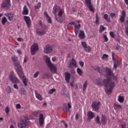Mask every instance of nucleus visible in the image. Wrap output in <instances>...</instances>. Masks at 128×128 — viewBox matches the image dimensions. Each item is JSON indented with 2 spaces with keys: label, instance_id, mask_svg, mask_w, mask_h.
Returning a JSON list of instances; mask_svg holds the SVG:
<instances>
[{
  "label": "nucleus",
  "instance_id": "2f4dec72",
  "mask_svg": "<svg viewBox=\"0 0 128 128\" xmlns=\"http://www.w3.org/2000/svg\"><path fill=\"white\" fill-rule=\"evenodd\" d=\"M6 22H8V19H6V18L5 16L3 17L2 18V24L3 26H4L6 24Z\"/></svg>",
  "mask_w": 128,
  "mask_h": 128
},
{
  "label": "nucleus",
  "instance_id": "412c9836",
  "mask_svg": "<svg viewBox=\"0 0 128 128\" xmlns=\"http://www.w3.org/2000/svg\"><path fill=\"white\" fill-rule=\"evenodd\" d=\"M78 38L80 40H84V38H86V34H84V32L83 30H80L78 34Z\"/></svg>",
  "mask_w": 128,
  "mask_h": 128
},
{
  "label": "nucleus",
  "instance_id": "e2e57ef3",
  "mask_svg": "<svg viewBox=\"0 0 128 128\" xmlns=\"http://www.w3.org/2000/svg\"><path fill=\"white\" fill-rule=\"evenodd\" d=\"M62 122H63L65 128H68V124H66V123L64 120H62Z\"/></svg>",
  "mask_w": 128,
  "mask_h": 128
},
{
  "label": "nucleus",
  "instance_id": "a211bd4d",
  "mask_svg": "<svg viewBox=\"0 0 128 128\" xmlns=\"http://www.w3.org/2000/svg\"><path fill=\"white\" fill-rule=\"evenodd\" d=\"M4 16H7L10 22H12V20H13L14 18V14L12 13H6L4 14Z\"/></svg>",
  "mask_w": 128,
  "mask_h": 128
},
{
  "label": "nucleus",
  "instance_id": "6e6552de",
  "mask_svg": "<svg viewBox=\"0 0 128 128\" xmlns=\"http://www.w3.org/2000/svg\"><path fill=\"white\" fill-rule=\"evenodd\" d=\"M21 74H20V76L18 74V76L20 78H22V82L25 86H28V79L26 78V76H24V72H22V70H21Z\"/></svg>",
  "mask_w": 128,
  "mask_h": 128
},
{
  "label": "nucleus",
  "instance_id": "13d9d810",
  "mask_svg": "<svg viewBox=\"0 0 128 128\" xmlns=\"http://www.w3.org/2000/svg\"><path fill=\"white\" fill-rule=\"evenodd\" d=\"M17 40L18 42H24V39L22 38H17Z\"/></svg>",
  "mask_w": 128,
  "mask_h": 128
},
{
  "label": "nucleus",
  "instance_id": "37998d69",
  "mask_svg": "<svg viewBox=\"0 0 128 128\" xmlns=\"http://www.w3.org/2000/svg\"><path fill=\"white\" fill-rule=\"evenodd\" d=\"M38 74H40V72L37 71L34 74V78H38Z\"/></svg>",
  "mask_w": 128,
  "mask_h": 128
},
{
  "label": "nucleus",
  "instance_id": "c85d7f7f",
  "mask_svg": "<svg viewBox=\"0 0 128 128\" xmlns=\"http://www.w3.org/2000/svg\"><path fill=\"white\" fill-rule=\"evenodd\" d=\"M118 101L120 103L124 102V96L120 95L118 96Z\"/></svg>",
  "mask_w": 128,
  "mask_h": 128
},
{
  "label": "nucleus",
  "instance_id": "7ed1b4c3",
  "mask_svg": "<svg viewBox=\"0 0 128 128\" xmlns=\"http://www.w3.org/2000/svg\"><path fill=\"white\" fill-rule=\"evenodd\" d=\"M44 60L46 62L47 66L50 68L52 72L56 74V66L54 64H52L50 62V58H48L47 56H44Z\"/></svg>",
  "mask_w": 128,
  "mask_h": 128
},
{
  "label": "nucleus",
  "instance_id": "338daca9",
  "mask_svg": "<svg viewBox=\"0 0 128 128\" xmlns=\"http://www.w3.org/2000/svg\"><path fill=\"white\" fill-rule=\"evenodd\" d=\"M122 128H126V124H125V123L122 124Z\"/></svg>",
  "mask_w": 128,
  "mask_h": 128
},
{
  "label": "nucleus",
  "instance_id": "6e6d98bb",
  "mask_svg": "<svg viewBox=\"0 0 128 128\" xmlns=\"http://www.w3.org/2000/svg\"><path fill=\"white\" fill-rule=\"evenodd\" d=\"M104 42H108V38L106 35H104Z\"/></svg>",
  "mask_w": 128,
  "mask_h": 128
},
{
  "label": "nucleus",
  "instance_id": "5fc2aeb1",
  "mask_svg": "<svg viewBox=\"0 0 128 128\" xmlns=\"http://www.w3.org/2000/svg\"><path fill=\"white\" fill-rule=\"evenodd\" d=\"M16 52L18 54H22V50H16Z\"/></svg>",
  "mask_w": 128,
  "mask_h": 128
},
{
  "label": "nucleus",
  "instance_id": "6ab92c4d",
  "mask_svg": "<svg viewBox=\"0 0 128 128\" xmlns=\"http://www.w3.org/2000/svg\"><path fill=\"white\" fill-rule=\"evenodd\" d=\"M107 122L108 118H106V116H104L103 114H102L100 124H106Z\"/></svg>",
  "mask_w": 128,
  "mask_h": 128
},
{
  "label": "nucleus",
  "instance_id": "b1692460",
  "mask_svg": "<svg viewBox=\"0 0 128 128\" xmlns=\"http://www.w3.org/2000/svg\"><path fill=\"white\" fill-rule=\"evenodd\" d=\"M122 16H120V20L121 22H124V20L126 19V11L123 10L122 12Z\"/></svg>",
  "mask_w": 128,
  "mask_h": 128
},
{
  "label": "nucleus",
  "instance_id": "9d476101",
  "mask_svg": "<svg viewBox=\"0 0 128 128\" xmlns=\"http://www.w3.org/2000/svg\"><path fill=\"white\" fill-rule=\"evenodd\" d=\"M38 50V44H34L32 45L30 48L31 54L34 56Z\"/></svg>",
  "mask_w": 128,
  "mask_h": 128
},
{
  "label": "nucleus",
  "instance_id": "5701e85b",
  "mask_svg": "<svg viewBox=\"0 0 128 128\" xmlns=\"http://www.w3.org/2000/svg\"><path fill=\"white\" fill-rule=\"evenodd\" d=\"M65 80L67 84L70 83V74L68 72H65Z\"/></svg>",
  "mask_w": 128,
  "mask_h": 128
},
{
  "label": "nucleus",
  "instance_id": "3c124183",
  "mask_svg": "<svg viewBox=\"0 0 128 128\" xmlns=\"http://www.w3.org/2000/svg\"><path fill=\"white\" fill-rule=\"evenodd\" d=\"M20 108H22V106H20V104H16V108L17 110H20Z\"/></svg>",
  "mask_w": 128,
  "mask_h": 128
},
{
  "label": "nucleus",
  "instance_id": "f257e3e1",
  "mask_svg": "<svg viewBox=\"0 0 128 128\" xmlns=\"http://www.w3.org/2000/svg\"><path fill=\"white\" fill-rule=\"evenodd\" d=\"M104 71L106 76L107 79L102 80L100 78H98L96 80V84L100 86H104V91L106 94H111L114 88L116 87L114 82L112 81V80H116L118 76H114V74L110 68H105Z\"/></svg>",
  "mask_w": 128,
  "mask_h": 128
},
{
  "label": "nucleus",
  "instance_id": "79ce46f5",
  "mask_svg": "<svg viewBox=\"0 0 128 128\" xmlns=\"http://www.w3.org/2000/svg\"><path fill=\"white\" fill-rule=\"evenodd\" d=\"M81 44L82 46L84 48H86V46H88V45H86V42H81Z\"/></svg>",
  "mask_w": 128,
  "mask_h": 128
},
{
  "label": "nucleus",
  "instance_id": "0e129e2a",
  "mask_svg": "<svg viewBox=\"0 0 128 128\" xmlns=\"http://www.w3.org/2000/svg\"><path fill=\"white\" fill-rule=\"evenodd\" d=\"M27 60H28V58H26V57L24 58V62H26Z\"/></svg>",
  "mask_w": 128,
  "mask_h": 128
},
{
  "label": "nucleus",
  "instance_id": "4d7b16f0",
  "mask_svg": "<svg viewBox=\"0 0 128 128\" xmlns=\"http://www.w3.org/2000/svg\"><path fill=\"white\" fill-rule=\"evenodd\" d=\"M13 87L14 88H15L16 90H18V84H15L13 86Z\"/></svg>",
  "mask_w": 128,
  "mask_h": 128
},
{
  "label": "nucleus",
  "instance_id": "c9c22d12",
  "mask_svg": "<svg viewBox=\"0 0 128 128\" xmlns=\"http://www.w3.org/2000/svg\"><path fill=\"white\" fill-rule=\"evenodd\" d=\"M40 2H38L37 4H36L34 6L35 10H38L39 8H40V6H41Z\"/></svg>",
  "mask_w": 128,
  "mask_h": 128
},
{
  "label": "nucleus",
  "instance_id": "dca6fc26",
  "mask_svg": "<svg viewBox=\"0 0 128 128\" xmlns=\"http://www.w3.org/2000/svg\"><path fill=\"white\" fill-rule=\"evenodd\" d=\"M46 29L44 28H38L36 30V34L38 36H44V34H46Z\"/></svg>",
  "mask_w": 128,
  "mask_h": 128
},
{
  "label": "nucleus",
  "instance_id": "393cba45",
  "mask_svg": "<svg viewBox=\"0 0 128 128\" xmlns=\"http://www.w3.org/2000/svg\"><path fill=\"white\" fill-rule=\"evenodd\" d=\"M22 14H24L25 16H27V14H28V9L26 5L24 6L23 8Z\"/></svg>",
  "mask_w": 128,
  "mask_h": 128
},
{
  "label": "nucleus",
  "instance_id": "864d4df0",
  "mask_svg": "<svg viewBox=\"0 0 128 128\" xmlns=\"http://www.w3.org/2000/svg\"><path fill=\"white\" fill-rule=\"evenodd\" d=\"M96 23L98 24V22H100V18H98V14H96Z\"/></svg>",
  "mask_w": 128,
  "mask_h": 128
},
{
  "label": "nucleus",
  "instance_id": "69168bd1",
  "mask_svg": "<svg viewBox=\"0 0 128 128\" xmlns=\"http://www.w3.org/2000/svg\"><path fill=\"white\" fill-rule=\"evenodd\" d=\"M52 62H56V57H53L52 58Z\"/></svg>",
  "mask_w": 128,
  "mask_h": 128
},
{
  "label": "nucleus",
  "instance_id": "49530a36",
  "mask_svg": "<svg viewBox=\"0 0 128 128\" xmlns=\"http://www.w3.org/2000/svg\"><path fill=\"white\" fill-rule=\"evenodd\" d=\"M32 115L34 116H38V112L36 111L32 112Z\"/></svg>",
  "mask_w": 128,
  "mask_h": 128
},
{
  "label": "nucleus",
  "instance_id": "8fccbe9b",
  "mask_svg": "<svg viewBox=\"0 0 128 128\" xmlns=\"http://www.w3.org/2000/svg\"><path fill=\"white\" fill-rule=\"evenodd\" d=\"M110 16L112 18H116V13H110Z\"/></svg>",
  "mask_w": 128,
  "mask_h": 128
},
{
  "label": "nucleus",
  "instance_id": "473e14b6",
  "mask_svg": "<svg viewBox=\"0 0 128 128\" xmlns=\"http://www.w3.org/2000/svg\"><path fill=\"white\" fill-rule=\"evenodd\" d=\"M86 88H88V81H86L83 84V92H84L86 90Z\"/></svg>",
  "mask_w": 128,
  "mask_h": 128
},
{
  "label": "nucleus",
  "instance_id": "774afa93",
  "mask_svg": "<svg viewBox=\"0 0 128 128\" xmlns=\"http://www.w3.org/2000/svg\"><path fill=\"white\" fill-rule=\"evenodd\" d=\"M124 2L126 4H128V0H124Z\"/></svg>",
  "mask_w": 128,
  "mask_h": 128
},
{
  "label": "nucleus",
  "instance_id": "bf43d9fd",
  "mask_svg": "<svg viewBox=\"0 0 128 128\" xmlns=\"http://www.w3.org/2000/svg\"><path fill=\"white\" fill-rule=\"evenodd\" d=\"M78 118H80V114L77 113L75 116L76 120H78Z\"/></svg>",
  "mask_w": 128,
  "mask_h": 128
},
{
  "label": "nucleus",
  "instance_id": "09e8293b",
  "mask_svg": "<svg viewBox=\"0 0 128 128\" xmlns=\"http://www.w3.org/2000/svg\"><path fill=\"white\" fill-rule=\"evenodd\" d=\"M110 34L111 38H114V32H110Z\"/></svg>",
  "mask_w": 128,
  "mask_h": 128
},
{
  "label": "nucleus",
  "instance_id": "603ef678",
  "mask_svg": "<svg viewBox=\"0 0 128 128\" xmlns=\"http://www.w3.org/2000/svg\"><path fill=\"white\" fill-rule=\"evenodd\" d=\"M75 24H74V22H70V23L68 24V26H75Z\"/></svg>",
  "mask_w": 128,
  "mask_h": 128
},
{
  "label": "nucleus",
  "instance_id": "c03bdc74",
  "mask_svg": "<svg viewBox=\"0 0 128 128\" xmlns=\"http://www.w3.org/2000/svg\"><path fill=\"white\" fill-rule=\"evenodd\" d=\"M32 118H34V116H32L24 117V120H32Z\"/></svg>",
  "mask_w": 128,
  "mask_h": 128
},
{
  "label": "nucleus",
  "instance_id": "20e7f679",
  "mask_svg": "<svg viewBox=\"0 0 128 128\" xmlns=\"http://www.w3.org/2000/svg\"><path fill=\"white\" fill-rule=\"evenodd\" d=\"M11 60H12L15 68H16V72L18 74L20 75V74H22V68L20 66V62H18V57L12 56Z\"/></svg>",
  "mask_w": 128,
  "mask_h": 128
},
{
  "label": "nucleus",
  "instance_id": "ddd939ff",
  "mask_svg": "<svg viewBox=\"0 0 128 128\" xmlns=\"http://www.w3.org/2000/svg\"><path fill=\"white\" fill-rule=\"evenodd\" d=\"M52 52V46H50V45H47L46 46L44 49V54H50Z\"/></svg>",
  "mask_w": 128,
  "mask_h": 128
},
{
  "label": "nucleus",
  "instance_id": "39448f33",
  "mask_svg": "<svg viewBox=\"0 0 128 128\" xmlns=\"http://www.w3.org/2000/svg\"><path fill=\"white\" fill-rule=\"evenodd\" d=\"M10 6H12L10 0H4L1 4V8L2 10H10Z\"/></svg>",
  "mask_w": 128,
  "mask_h": 128
},
{
  "label": "nucleus",
  "instance_id": "4be33fe9",
  "mask_svg": "<svg viewBox=\"0 0 128 128\" xmlns=\"http://www.w3.org/2000/svg\"><path fill=\"white\" fill-rule=\"evenodd\" d=\"M80 28V24L74 25V33L76 36H78Z\"/></svg>",
  "mask_w": 128,
  "mask_h": 128
},
{
  "label": "nucleus",
  "instance_id": "f3484780",
  "mask_svg": "<svg viewBox=\"0 0 128 128\" xmlns=\"http://www.w3.org/2000/svg\"><path fill=\"white\" fill-rule=\"evenodd\" d=\"M74 66H76V62L74 58H72V60H70V63L68 66V68H74Z\"/></svg>",
  "mask_w": 128,
  "mask_h": 128
},
{
  "label": "nucleus",
  "instance_id": "e433bc0d",
  "mask_svg": "<svg viewBox=\"0 0 128 128\" xmlns=\"http://www.w3.org/2000/svg\"><path fill=\"white\" fill-rule=\"evenodd\" d=\"M6 91L8 94H10V92H12V88L10 86L6 87Z\"/></svg>",
  "mask_w": 128,
  "mask_h": 128
},
{
  "label": "nucleus",
  "instance_id": "de8ad7c7",
  "mask_svg": "<svg viewBox=\"0 0 128 128\" xmlns=\"http://www.w3.org/2000/svg\"><path fill=\"white\" fill-rule=\"evenodd\" d=\"M108 58V55L104 54L102 57V58L103 60H106V58Z\"/></svg>",
  "mask_w": 128,
  "mask_h": 128
},
{
  "label": "nucleus",
  "instance_id": "9b49d317",
  "mask_svg": "<svg viewBox=\"0 0 128 128\" xmlns=\"http://www.w3.org/2000/svg\"><path fill=\"white\" fill-rule=\"evenodd\" d=\"M85 2L90 10L94 12V8L92 4V0H85Z\"/></svg>",
  "mask_w": 128,
  "mask_h": 128
},
{
  "label": "nucleus",
  "instance_id": "4468645a",
  "mask_svg": "<svg viewBox=\"0 0 128 128\" xmlns=\"http://www.w3.org/2000/svg\"><path fill=\"white\" fill-rule=\"evenodd\" d=\"M38 120L40 126H42L44 124V114L42 113L39 114Z\"/></svg>",
  "mask_w": 128,
  "mask_h": 128
},
{
  "label": "nucleus",
  "instance_id": "a878e982",
  "mask_svg": "<svg viewBox=\"0 0 128 128\" xmlns=\"http://www.w3.org/2000/svg\"><path fill=\"white\" fill-rule=\"evenodd\" d=\"M35 94L36 98H38V100H44V98H42V95L38 93L36 91H35Z\"/></svg>",
  "mask_w": 128,
  "mask_h": 128
},
{
  "label": "nucleus",
  "instance_id": "4c0bfd02",
  "mask_svg": "<svg viewBox=\"0 0 128 128\" xmlns=\"http://www.w3.org/2000/svg\"><path fill=\"white\" fill-rule=\"evenodd\" d=\"M106 30V28H104L102 25H101L100 28L99 32L100 34L104 32Z\"/></svg>",
  "mask_w": 128,
  "mask_h": 128
},
{
  "label": "nucleus",
  "instance_id": "f8f14e48",
  "mask_svg": "<svg viewBox=\"0 0 128 128\" xmlns=\"http://www.w3.org/2000/svg\"><path fill=\"white\" fill-rule=\"evenodd\" d=\"M100 102H95L92 104V106L94 110V112H98V110L100 109Z\"/></svg>",
  "mask_w": 128,
  "mask_h": 128
},
{
  "label": "nucleus",
  "instance_id": "f03ea898",
  "mask_svg": "<svg viewBox=\"0 0 128 128\" xmlns=\"http://www.w3.org/2000/svg\"><path fill=\"white\" fill-rule=\"evenodd\" d=\"M57 12H58V14H56ZM52 12L54 14H56V20H58V22H62V14L64 12V10L60 9V6H56L52 9Z\"/></svg>",
  "mask_w": 128,
  "mask_h": 128
},
{
  "label": "nucleus",
  "instance_id": "7c9ffc66",
  "mask_svg": "<svg viewBox=\"0 0 128 128\" xmlns=\"http://www.w3.org/2000/svg\"><path fill=\"white\" fill-rule=\"evenodd\" d=\"M68 108L66 107L64 108V110L66 112H70L69 109L72 108V105L70 104V103H68Z\"/></svg>",
  "mask_w": 128,
  "mask_h": 128
},
{
  "label": "nucleus",
  "instance_id": "72a5a7b5",
  "mask_svg": "<svg viewBox=\"0 0 128 128\" xmlns=\"http://www.w3.org/2000/svg\"><path fill=\"white\" fill-rule=\"evenodd\" d=\"M76 72L79 76H82L83 72L82 69L80 68H77Z\"/></svg>",
  "mask_w": 128,
  "mask_h": 128
},
{
  "label": "nucleus",
  "instance_id": "0eeeda50",
  "mask_svg": "<svg viewBox=\"0 0 128 128\" xmlns=\"http://www.w3.org/2000/svg\"><path fill=\"white\" fill-rule=\"evenodd\" d=\"M112 60L114 64V70H116V68H118L120 66V62H118V60H117L116 58H114V53L112 52Z\"/></svg>",
  "mask_w": 128,
  "mask_h": 128
},
{
  "label": "nucleus",
  "instance_id": "cd10ccee",
  "mask_svg": "<svg viewBox=\"0 0 128 128\" xmlns=\"http://www.w3.org/2000/svg\"><path fill=\"white\" fill-rule=\"evenodd\" d=\"M114 107L116 110H122V106L118 104H114Z\"/></svg>",
  "mask_w": 128,
  "mask_h": 128
},
{
  "label": "nucleus",
  "instance_id": "a18cd8bd",
  "mask_svg": "<svg viewBox=\"0 0 128 128\" xmlns=\"http://www.w3.org/2000/svg\"><path fill=\"white\" fill-rule=\"evenodd\" d=\"M5 112H6V114H8V113L10 112V108H8V106L6 108Z\"/></svg>",
  "mask_w": 128,
  "mask_h": 128
},
{
  "label": "nucleus",
  "instance_id": "58836bf2",
  "mask_svg": "<svg viewBox=\"0 0 128 128\" xmlns=\"http://www.w3.org/2000/svg\"><path fill=\"white\" fill-rule=\"evenodd\" d=\"M96 124H100V116H97L96 117Z\"/></svg>",
  "mask_w": 128,
  "mask_h": 128
},
{
  "label": "nucleus",
  "instance_id": "680f3d73",
  "mask_svg": "<svg viewBox=\"0 0 128 128\" xmlns=\"http://www.w3.org/2000/svg\"><path fill=\"white\" fill-rule=\"evenodd\" d=\"M79 64L82 67L84 66V63L83 62L80 61Z\"/></svg>",
  "mask_w": 128,
  "mask_h": 128
},
{
  "label": "nucleus",
  "instance_id": "c756f323",
  "mask_svg": "<svg viewBox=\"0 0 128 128\" xmlns=\"http://www.w3.org/2000/svg\"><path fill=\"white\" fill-rule=\"evenodd\" d=\"M20 94L22 96H25V94H26V90L24 88H21L20 89Z\"/></svg>",
  "mask_w": 128,
  "mask_h": 128
},
{
  "label": "nucleus",
  "instance_id": "f704fd0d",
  "mask_svg": "<svg viewBox=\"0 0 128 128\" xmlns=\"http://www.w3.org/2000/svg\"><path fill=\"white\" fill-rule=\"evenodd\" d=\"M84 50L85 52H90L92 51V48H90V46H86L85 48H84Z\"/></svg>",
  "mask_w": 128,
  "mask_h": 128
},
{
  "label": "nucleus",
  "instance_id": "2eb2a0df",
  "mask_svg": "<svg viewBox=\"0 0 128 128\" xmlns=\"http://www.w3.org/2000/svg\"><path fill=\"white\" fill-rule=\"evenodd\" d=\"M24 20L27 24L28 28H30L32 24V20H30V18L28 16H24Z\"/></svg>",
  "mask_w": 128,
  "mask_h": 128
},
{
  "label": "nucleus",
  "instance_id": "aec40b11",
  "mask_svg": "<svg viewBox=\"0 0 128 128\" xmlns=\"http://www.w3.org/2000/svg\"><path fill=\"white\" fill-rule=\"evenodd\" d=\"M88 120H92L94 116V114L92 111H89L87 113Z\"/></svg>",
  "mask_w": 128,
  "mask_h": 128
},
{
  "label": "nucleus",
  "instance_id": "423d86ee",
  "mask_svg": "<svg viewBox=\"0 0 128 128\" xmlns=\"http://www.w3.org/2000/svg\"><path fill=\"white\" fill-rule=\"evenodd\" d=\"M29 124L28 121L26 120H22L20 122L18 123V126L19 128H26Z\"/></svg>",
  "mask_w": 128,
  "mask_h": 128
},
{
  "label": "nucleus",
  "instance_id": "052dcab7",
  "mask_svg": "<svg viewBox=\"0 0 128 128\" xmlns=\"http://www.w3.org/2000/svg\"><path fill=\"white\" fill-rule=\"evenodd\" d=\"M125 34L126 36H128V27L126 28Z\"/></svg>",
  "mask_w": 128,
  "mask_h": 128
},
{
  "label": "nucleus",
  "instance_id": "a19ab883",
  "mask_svg": "<svg viewBox=\"0 0 128 128\" xmlns=\"http://www.w3.org/2000/svg\"><path fill=\"white\" fill-rule=\"evenodd\" d=\"M54 92H56V89L52 88V89L48 91V94H54Z\"/></svg>",
  "mask_w": 128,
  "mask_h": 128
},
{
  "label": "nucleus",
  "instance_id": "bb28decb",
  "mask_svg": "<svg viewBox=\"0 0 128 128\" xmlns=\"http://www.w3.org/2000/svg\"><path fill=\"white\" fill-rule=\"evenodd\" d=\"M44 16H46V18L48 22H49L50 24H51L52 20L50 19V17L48 14V12H44Z\"/></svg>",
  "mask_w": 128,
  "mask_h": 128
},
{
  "label": "nucleus",
  "instance_id": "1a4fd4ad",
  "mask_svg": "<svg viewBox=\"0 0 128 128\" xmlns=\"http://www.w3.org/2000/svg\"><path fill=\"white\" fill-rule=\"evenodd\" d=\"M9 80H10L12 84H18L20 82L18 78L14 74H11L9 76Z\"/></svg>",
  "mask_w": 128,
  "mask_h": 128
},
{
  "label": "nucleus",
  "instance_id": "ea45409f",
  "mask_svg": "<svg viewBox=\"0 0 128 128\" xmlns=\"http://www.w3.org/2000/svg\"><path fill=\"white\" fill-rule=\"evenodd\" d=\"M104 18L106 20L107 22H110V19L108 18V14H104Z\"/></svg>",
  "mask_w": 128,
  "mask_h": 128
}]
</instances>
